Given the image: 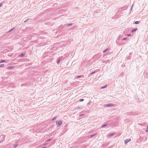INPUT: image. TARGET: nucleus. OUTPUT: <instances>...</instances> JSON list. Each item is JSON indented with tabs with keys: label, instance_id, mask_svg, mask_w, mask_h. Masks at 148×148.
I'll list each match as a JSON object with an SVG mask.
<instances>
[{
	"label": "nucleus",
	"instance_id": "9",
	"mask_svg": "<svg viewBox=\"0 0 148 148\" xmlns=\"http://www.w3.org/2000/svg\"><path fill=\"white\" fill-rule=\"evenodd\" d=\"M82 108V107H81L80 106H77V107H76L75 108V109H76V110H78L79 109H80Z\"/></svg>",
	"mask_w": 148,
	"mask_h": 148
},
{
	"label": "nucleus",
	"instance_id": "29",
	"mask_svg": "<svg viewBox=\"0 0 148 148\" xmlns=\"http://www.w3.org/2000/svg\"><path fill=\"white\" fill-rule=\"evenodd\" d=\"M127 39V38L125 37L123 38L122 40H125Z\"/></svg>",
	"mask_w": 148,
	"mask_h": 148
},
{
	"label": "nucleus",
	"instance_id": "10",
	"mask_svg": "<svg viewBox=\"0 0 148 148\" xmlns=\"http://www.w3.org/2000/svg\"><path fill=\"white\" fill-rule=\"evenodd\" d=\"M145 75L147 77H148V71L145 72Z\"/></svg>",
	"mask_w": 148,
	"mask_h": 148
},
{
	"label": "nucleus",
	"instance_id": "27",
	"mask_svg": "<svg viewBox=\"0 0 148 148\" xmlns=\"http://www.w3.org/2000/svg\"><path fill=\"white\" fill-rule=\"evenodd\" d=\"M84 99H79V101L80 102H82L84 101Z\"/></svg>",
	"mask_w": 148,
	"mask_h": 148
},
{
	"label": "nucleus",
	"instance_id": "33",
	"mask_svg": "<svg viewBox=\"0 0 148 148\" xmlns=\"http://www.w3.org/2000/svg\"><path fill=\"white\" fill-rule=\"evenodd\" d=\"M2 3H0V7L2 6Z\"/></svg>",
	"mask_w": 148,
	"mask_h": 148
},
{
	"label": "nucleus",
	"instance_id": "14",
	"mask_svg": "<svg viewBox=\"0 0 148 148\" xmlns=\"http://www.w3.org/2000/svg\"><path fill=\"white\" fill-rule=\"evenodd\" d=\"M114 133H112L110 134L109 135V137H112L114 135Z\"/></svg>",
	"mask_w": 148,
	"mask_h": 148
},
{
	"label": "nucleus",
	"instance_id": "17",
	"mask_svg": "<svg viewBox=\"0 0 148 148\" xmlns=\"http://www.w3.org/2000/svg\"><path fill=\"white\" fill-rule=\"evenodd\" d=\"M15 29V28L14 27H13L8 32H10L12 31V30H14V29Z\"/></svg>",
	"mask_w": 148,
	"mask_h": 148
},
{
	"label": "nucleus",
	"instance_id": "34",
	"mask_svg": "<svg viewBox=\"0 0 148 148\" xmlns=\"http://www.w3.org/2000/svg\"><path fill=\"white\" fill-rule=\"evenodd\" d=\"M84 114H81L80 115V116H83Z\"/></svg>",
	"mask_w": 148,
	"mask_h": 148
},
{
	"label": "nucleus",
	"instance_id": "2",
	"mask_svg": "<svg viewBox=\"0 0 148 148\" xmlns=\"http://www.w3.org/2000/svg\"><path fill=\"white\" fill-rule=\"evenodd\" d=\"M101 57V56L99 54H98L97 55H96L95 56L93 57V59H94L95 60H97L99 59Z\"/></svg>",
	"mask_w": 148,
	"mask_h": 148
},
{
	"label": "nucleus",
	"instance_id": "35",
	"mask_svg": "<svg viewBox=\"0 0 148 148\" xmlns=\"http://www.w3.org/2000/svg\"><path fill=\"white\" fill-rule=\"evenodd\" d=\"M131 35V34H128L127 36H130Z\"/></svg>",
	"mask_w": 148,
	"mask_h": 148
},
{
	"label": "nucleus",
	"instance_id": "4",
	"mask_svg": "<svg viewBox=\"0 0 148 148\" xmlns=\"http://www.w3.org/2000/svg\"><path fill=\"white\" fill-rule=\"evenodd\" d=\"M131 140L130 139H127L125 140V144H127V143H128V142H129Z\"/></svg>",
	"mask_w": 148,
	"mask_h": 148
},
{
	"label": "nucleus",
	"instance_id": "20",
	"mask_svg": "<svg viewBox=\"0 0 148 148\" xmlns=\"http://www.w3.org/2000/svg\"><path fill=\"white\" fill-rule=\"evenodd\" d=\"M122 10H122V8H120L118 9V11H119V12H120V11H122Z\"/></svg>",
	"mask_w": 148,
	"mask_h": 148
},
{
	"label": "nucleus",
	"instance_id": "16",
	"mask_svg": "<svg viewBox=\"0 0 148 148\" xmlns=\"http://www.w3.org/2000/svg\"><path fill=\"white\" fill-rule=\"evenodd\" d=\"M131 56H127V57H126V58L127 60H128L129 59H130L131 58Z\"/></svg>",
	"mask_w": 148,
	"mask_h": 148
},
{
	"label": "nucleus",
	"instance_id": "18",
	"mask_svg": "<svg viewBox=\"0 0 148 148\" xmlns=\"http://www.w3.org/2000/svg\"><path fill=\"white\" fill-rule=\"evenodd\" d=\"M18 144H14V148H16L18 146Z\"/></svg>",
	"mask_w": 148,
	"mask_h": 148
},
{
	"label": "nucleus",
	"instance_id": "5",
	"mask_svg": "<svg viewBox=\"0 0 148 148\" xmlns=\"http://www.w3.org/2000/svg\"><path fill=\"white\" fill-rule=\"evenodd\" d=\"M77 78H79L82 77H84V75H78L77 77Z\"/></svg>",
	"mask_w": 148,
	"mask_h": 148
},
{
	"label": "nucleus",
	"instance_id": "39",
	"mask_svg": "<svg viewBox=\"0 0 148 148\" xmlns=\"http://www.w3.org/2000/svg\"><path fill=\"white\" fill-rule=\"evenodd\" d=\"M118 40V39L116 40V42H117V41Z\"/></svg>",
	"mask_w": 148,
	"mask_h": 148
},
{
	"label": "nucleus",
	"instance_id": "15",
	"mask_svg": "<svg viewBox=\"0 0 148 148\" xmlns=\"http://www.w3.org/2000/svg\"><path fill=\"white\" fill-rule=\"evenodd\" d=\"M73 23H71L68 24L67 25V26H70L72 25H73Z\"/></svg>",
	"mask_w": 148,
	"mask_h": 148
},
{
	"label": "nucleus",
	"instance_id": "26",
	"mask_svg": "<svg viewBox=\"0 0 148 148\" xmlns=\"http://www.w3.org/2000/svg\"><path fill=\"white\" fill-rule=\"evenodd\" d=\"M139 22L138 21H136L135 22V24H137L139 23Z\"/></svg>",
	"mask_w": 148,
	"mask_h": 148
},
{
	"label": "nucleus",
	"instance_id": "28",
	"mask_svg": "<svg viewBox=\"0 0 148 148\" xmlns=\"http://www.w3.org/2000/svg\"><path fill=\"white\" fill-rule=\"evenodd\" d=\"M51 139L50 138L48 139L46 141V142H49L51 140Z\"/></svg>",
	"mask_w": 148,
	"mask_h": 148
},
{
	"label": "nucleus",
	"instance_id": "36",
	"mask_svg": "<svg viewBox=\"0 0 148 148\" xmlns=\"http://www.w3.org/2000/svg\"><path fill=\"white\" fill-rule=\"evenodd\" d=\"M129 54L131 55H132V53H129Z\"/></svg>",
	"mask_w": 148,
	"mask_h": 148
},
{
	"label": "nucleus",
	"instance_id": "25",
	"mask_svg": "<svg viewBox=\"0 0 148 148\" xmlns=\"http://www.w3.org/2000/svg\"><path fill=\"white\" fill-rule=\"evenodd\" d=\"M108 50V49H105V50H104V51H103V53H105Z\"/></svg>",
	"mask_w": 148,
	"mask_h": 148
},
{
	"label": "nucleus",
	"instance_id": "11",
	"mask_svg": "<svg viewBox=\"0 0 148 148\" xmlns=\"http://www.w3.org/2000/svg\"><path fill=\"white\" fill-rule=\"evenodd\" d=\"M107 86V85H105L104 86H102L101 88V89H103V88H106Z\"/></svg>",
	"mask_w": 148,
	"mask_h": 148
},
{
	"label": "nucleus",
	"instance_id": "24",
	"mask_svg": "<svg viewBox=\"0 0 148 148\" xmlns=\"http://www.w3.org/2000/svg\"><path fill=\"white\" fill-rule=\"evenodd\" d=\"M14 67L13 66H10L8 67V69H12Z\"/></svg>",
	"mask_w": 148,
	"mask_h": 148
},
{
	"label": "nucleus",
	"instance_id": "31",
	"mask_svg": "<svg viewBox=\"0 0 148 148\" xmlns=\"http://www.w3.org/2000/svg\"><path fill=\"white\" fill-rule=\"evenodd\" d=\"M29 20V19H27L25 21H24V22H26L28 21V20Z\"/></svg>",
	"mask_w": 148,
	"mask_h": 148
},
{
	"label": "nucleus",
	"instance_id": "32",
	"mask_svg": "<svg viewBox=\"0 0 148 148\" xmlns=\"http://www.w3.org/2000/svg\"><path fill=\"white\" fill-rule=\"evenodd\" d=\"M145 131L147 132H148V126H147V128Z\"/></svg>",
	"mask_w": 148,
	"mask_h": 148
},
{
	"label": "nucleus",
	"instance_id": "13",
	"mask_svg": "<svg viewBox=\"0 0 148 148\" xmlns=\"http://www.w3.org/2000/svg\"><path fill=\"white\" fill-rule=\"evenodd\" d=\"M137 30V28H136V29H132V31H131V32H135L136 31V30Z\"/></svg>",
	"mask_w": 148,
	"mask_h": 148
},
{
	"label": "nucleus",
	"instance_id": "21",
	"mask_svg": "<svg viewBox=\"0 0 148 148\" xmlns=\"http://www.w3.org/2000/svg\"><path fill=\"white\" fill-rule=\"evenodd\" d=\"M60 60H61L60 59H58V61H57V63L58 64H59V63H60Z\"/></svg>",
	"mask_w": 148,
	"mask_h": 148
},
{
	"label": "nucleus",
	"instance_id": "8",
	"mask_svg": "<svg viewBox=\"0 0 148 148\" xmlns=\"http://www.w3.org/2000/svg\"><path fill=\"white\" fill-rule=\"evenodd\" d=\"M127 6H125L124 7H123L122 8V10H126L127 9Z\"/></svg>",
	"mask_w": 148,
	"mask_h": 148
},
{
	"label": "nucleus",
	"instance_id": "1",
	"mask_svg": "<svg viewBox=\"0 0 148 148\" xmlns=\"http://www.w3.org/2000/svg\"><path fill=\"white\" fill-rule=\"evenodd\" d=\"M62 121L61 120L58 121H56V124L58 127H59L62 124Z\"/></svg>",
	"mask_w": 148,
	"mask_h": 148
},
{
	"label": "nucleus",
	"instance_id": "3",
	"mask_svg": "<svg viewBox=\"0 0 148 148\" xmlns=\"http://www.w3.org/2000/svg\"><path fill=\"white\" fill-rule=\"evenodd\" d=\"M114 104H112V103H109L106 104L105 106L107 107H110L112 106Z\"/></svg>",
	"mask_w": 148,
	"mask_h": 148
},
{
	"label": "nucleus",
	"instance_id": "37",
	"mask_svg": "<svg viewBox=\"0 0 148 148\" xmlns=\"http://www.w3.org/2000/svg\"><path fill=\"white\" fill-rule=\"evenodd\" d=\"M132 7H131V10H132Z\"/></svg>",
	"mask_w": 148,
	"mask_h": 148
},
{
	"label": "nucleus",
	"instance_id": "22",
	"mask_svg": "<svg viewBox=\"0 0 148 148\" xmlns=\"http://www.w3.org/2000/svg\"><path fill=\"white\" fill-rule=\"evenodd\" d=\"M56 117L55 116L52 119L51 121H53L54 120H55L56 119Z\"/></svg>",
	"mask_w": 148,
	"mask_h": 148
},
{
	"label": "nucleus",
	"instance_id": "30",
	"mask_svg": "<svg viewBox=\"0 0 148 148\" xmlns=\"http://www.w3.org/2000/svg\"><path fill=\"white\" fill-rule=\"evenodd\" d=\"M4 66V64H1L0 65V67H2Z\"/></svg>",
	"mask_w": 148,
	"mask_h": 148
},
{
	"label": "nucleus",
	"instance_id": "7",
	"mask_svg": "<svg viewBox=\"0 0 148 148\" xmlns=\"http://www.w3.org/2000/svg\"><path fill=\"white\" fill-rule=\"evenodd\" d=\"M98 71H94L93 72H92L91 73H90L89 74V75H92V74H94V73H95L96 72H97Z\"/></svg>",
	"mask_w": 148,
	"mask_h": 148
},
{
	"label": "nucleus",
	"instance_id": "23",
	"mask_svg": "<svg viewBox=\"0 0 148 148\" xmlns=\"http://www.w3.org/2000/svg\"><path fill=\"white\" fill-rule=\"evenodd\" d=\"M5 62V60H1L0 61V63H1Z\"/></svg>",
	"mask_w": 148,
	"mask_h": 148
},
{
	"label": "nucleus",
	"instance_id": "12",
	"mask_svg": "<svg viewBox=\"0 0 148 148\" xmlns=\"http://www.w3.org/2000/svg\"><path fill=\"white\" fill-rule=\"evenodd\" d=\"M107 125V124H103L101 127V128H103V127H105V126H106Z\"/></svg>",
	"mask_w": 148,
	"mask_h": 148
},
{
	"label": "nucleus",
	"instance_id": "6",
	"mask_svg": "<svg viewBox=\"0 0 148 148\" xmlns=\"http://www.w3.org/2000/svg\"><path fill=\"white\" fill-rule=\"evenodd\" d=\"M25 55V54L24 53H21L19 57H23Z\"/></svg>",
	"mask_w": 148,
	"mask_h": 148
},
{
	"label": "nucleus",
	"instance_id": "38",
	"mask_svg": "<svg viewBox=\"0 0 148 148\" xmlns=\"http://www.w3.org/2000/svg\"><path fill=\"white\" fill-rule=\"evenodd\" d=\"M112 19H114V18H113V17H112Z\"/></svg>",
	"mask_w": 148,
	"mask_h": 148
},
{
	"label": "nucleus",
	"instance_id": "19",
	"mask_svg": "<svg viewBox=\"0 0 148 148\" xmlns=\"http://www.w3.org/2000/svg\"><path fill=\"white\" fill-rule=\"evenodd\" d=\"M96 134H92V135H90V138H91V137H92L94 136H95L96 135Z\"/></svg>",
	"mask_w": 148,
	"mask_h": 148
},
{
	"label": "nucleus",
	"instance_id": "40",
	"mask_svg": "<svg viewBox=\"0 0 148 148\" xmlns=\"http://www.w3.org/2000/svg\"><path fill=\"white\" fill-rule=\"evenodd\" d=\"M1 141H0V143H1Z\"/></svg>",
	"mask_w": 148,
	"mask_h": 148
}]
</instances>
